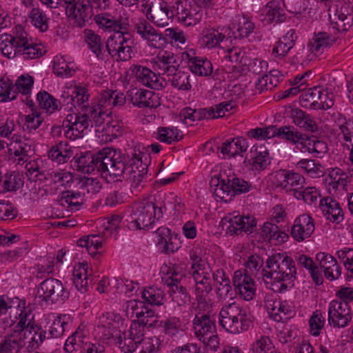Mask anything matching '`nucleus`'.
I'll use <instances>...</instances> for the list:
<instances>
[{
  "label": "nucleus",
  "mask_w": 353,
  "mask_h": 353,
  "mask_svg": "<svg viewBox=\"0 0 353 353\" xmlns=\"http://www.w3.org/2000/svg\"><path fill=\"white\" fill-rule=\"evenodd\" d=\"M266 268L263 270V280L267 285L279 283L277 291L286 290L289 285H293L296 278V269L294 261L284 253H274L266 261ZM273 290H276L272 288Z\"/></svg>",
  "instance_id": "nucleus-1"
},
{
  "label": "nucleus",
  "mask_w": 353,
  "mask_h": 353,
  "mask_svg": "<svg viewBox=\"0 0 353 353\" xmlns=\"http://www.w3.org/2000/svg\"><path fill=\"white\" fill-rule=\"evenodd\" d=\"M126 101L124 94L117 90H105L100 94L98 103L86 108L87 116L90 120L91 127H98L101 129L105 121L104 116H108L107 112L113 108H120Z\"/></svg>",
  "instance_id": "nucleus-2"
},
{
  "label": "nucleus",
  "mask_w": 353,
  "mask_h": 353,
  "mask_svg": "<svg viewBox=\"0 0 353 353\" xmlns=\"http://www.w3.org/2000/svg\"><path fill=\"white\" fill-rule=\"evenodd\" d=\"M219 316L220 325L232 334L246 331L251 324L247 311L236 303L225 305L221 310Z\"/></svg>",
  "instance_id": "nucleus-3"
},
{
  "label": "nucleus",
  "mask_w": 353,
  "mask_h": 353,
  "mask_svg": "<svg viewBox=\"0 0 353 353\" xmlns=\"http://www.w3.org/2000/svg\"><path fill=\"white\" fill-rule=\"evenodd\" d=\"M163 216L162 208L157 207L151 201L143 199L135 203L131 213V226L137 229H145L150 227L156 219Z\"/></svg>",
  "instance_id": "nucleus-4"
},
{
  "label": "nucleus",
  "mask_w": 353,
  "mask_h": 353,
  "mask_svg": "<svg viewBox=\"0 0 353 353\" xmlns=\"http://www.w3.org/2000/svg\"><path fill=\"white\" fill-rule=\"evenodd\" d=\"M133 39L127 31L115 32L105 42L108 57L110 55L117 61H126L133 54Z\"/></svg>",
  "instance_id": "nucleus-5"
},
{
  "label": "nucleus",
  "mask_w": 353,
  "mask_h": 353,
  "mask_svg": "<svg viewBox=\"0 0 353 353\" xmlns=\"http://www.w3.org/2000/svg\"><path fill=\"white\" fill-rule=\"evenodd\" d=\"M101 159L99 166L103 176L114 179L125 174L128 156L121 155L113 148H105L103 149V157Z\"/></svg>",
  "instance_id": "nucleus-6"
},
{
  "label": "nucleus",
  "mask_w": 353,
  "mask_h": 353,
  "mask_svg": "<svg viewBox=\"0 0 353 353\" xmlns=\"http://www.w3.org/2000/svg\"><path fill=\"white\" fill-rule=\"evenodd\" d=\"M328 16L332 28L338 32H347L353 25V11L345 2H332Z\"/></svg>",
  "instance_id": "nucleus-7"
},
{
  "label": "nucleus",
  "mask_w": 353,
  "mask_h": 353,
  "mask_svg": "<svg viewBox=\"0 0 353 353\" xmlns=\"http://www.w3.org/2000/svg\"><path fill=\"white\" fill-rule=\"evenodd\" d=\"M173 8L179 21L185 26L196 25L204 14V10L193 0H176L173 4Z\"/></svg>",
  "instance_id": "nucleus-8"
},
{
  "label": "nucleus",
  "mask_w": 353,
  "mask_h": 353,
  "mask_svg": "<svg viewBox=\"0 0 353 353\" xmlns=\"http://www.w3.org/2000/svg\"><path fill=\"white\" fill-rule=\"evenodd\" d=\"M205 308V307H204ZM196 314L193 319V327L195 336L199 339L216 332L215 318L211 314V305L208 304L206 309L199 308V305L195 308Z\"/></svg>",
  "instance_id": "nucleus-9"
},
{
  "label": "nucleus",
  "mask_w": 353,
  "mask_h": 353,
  "mask_svg": "<svg viewBox=\"0 0 353 353\" xmlns=\"http://www.w3.org/2000/svg\"><path fill=\"white\" fill-rule=\"evenodd\" d=\"M38 294L43 300L52 303L63 302L69 297V292L63 288L62 283L54 278H49L41 282Z\"/></svg>",
  "instance_id": "nucleus-10"
},
{
  "label": "nucleus",
  "mask_w": 353,
  "mask_h": 353,
  "mask_svg": "<svg viewBox=\"0 0 353 353\" xmlns=\"http://www.w3.org/2000/svg\"><path fill=\"white\" fill-rule=\"evenodd\" d=\"M352 318L351 308L346 302L334 300L329 304L328 323L334 327H345Z\"/></svg>",
  "instance_id": "nucleus-11"
},
{
  "label": "nucleus",
  "mask_w": 353,
  "mask_h": 353,
  "mask_svg": "<svg viewBox=\"0 0 353 353\" xmlns=\"http://www.w3.org/2000/svg\"><path fill=\"white\" fill-rule=\"evenodd\" d=\"M191 275L195 283V292L199 308L205 309L204 307H208V304H209L206 297L212 290L210 270L201 272L194 271Z\"/></svg>",
  "instance_id": "nucleus-12"
},
{
  "label": "nucleus",
  "mask_w": 353,
  "mask_h": 353,
  "mask_svg": "<svg viewBox=\"0 0 353 353\" xmlns=\"http://www.w3.org/2000/svg\"><path fill=\"white\" fill-rule=\"evenodd\" d=\"M148 18L159 27L169 24L173 16L168 3L163 0H152L147 10Z\"/></svg>",
  "instance_id": "nucleus-13"
},
{
  "label": "nucleus",
  "mask_w": 353,
  "mask_h": 353,
  "mask_svg": "<svg viewBox=\"0 0 353 353\" xmlns=\"http://www.w3.org/2000/svg\"><path fill=\"white\" fill-rule=\"evenodd\" d=\"M234 290L245 301H251L256 294V285L253 279L242 270H237L233 276Z\"/></svg>",
  "instance_id": "nucleus-14"
},
{
  "label": "nucleus",
  "mask_w": 353,
  "mask_h": 353,
  "mask_svg": "<svg viewBox=\"0 0 353 353\" xmlns=\"http://www.w3.org/2000/svg\"><path fill=\"white\" fill-rule=\"evenodd\" d=\"M145 327L139 321H132L128 330L127 336L123 339H119V347L124 353H132L140 344L145 334Z\"/></svg>",
  "instance_id": "nucleus-15"
},
{
  "label": "nucleus",
  "mask_w": 353,
  "mask_h": 353,
  "mask_svg": "<svg viewBox=\"0 0 353 353\" xmlns=\"http://www.w3.org/2000/svg\"><path fill=\"white\" fill-rule=\"evenodd\" d=\"M71 8L68 14L72 26L78 28L85 26L93 15L91 0H77L74 7Z\"/></svg>",
  "instance_id": "nucleus-16"
},
{
  "label": "nucleus",
  "mask_w": 353,
  "mask_h": 353,
  "mask_svg": "<svg viewBox=\"0 0 353 353\" xmlns=\"http://www.w3.org/2000/svg\"><path fill=\"white\" fill-rule=\"evenodd\" d=\"M274 182L277 187H281L286 191H299L303 189L305 183L304 177L299 173L286 170H280L275 172Z\"/></svg>",
  "instance_id": "nucleus-17"
},
{
  "label": "nucleus",
  "mask_w": 353,
  "mask_h": 353,
  "mask_svg": "<svg viewBox=\"0 0 353 353\" xmlns=\"http://www.w3.org/2000/svg\"><path fill=\"white\" fill-rule=\"evenodd\" d=\"M181 57L193 74L201 77H208L212 74L213 67L210 61L195 56L194 50L183 52Z\"/></svg>",
  "instance_id": "nucleus-18"
},
{
  "label": "nucleus",
  "mask_w": 353,
  "mask_h": 353,
  "mask_svg": "<svg viewBox=\"0 0 353 353\" xmlns=\"http://www.w3.org/2000/svg\"><path fill=\"white\" fill-rule=\"evenodd\" d=\"M137 34L145 41L148 45L154 48H161L165 43L163 34L157 30L147 20H139L135 24Z\"/></svg>",
  "instance_id": "nucleus-19"
},
{
  "label": "nucleus",
  "mask_w": 353,
  "mask_h": 353,
  "mask_svg": "<svg viewBox=\"0 0 353 353\" xmlns=\"http://www.w3.org/2000/svg\"><path fill=\"white\" fill-rule=\"evenodd\" d=\"M130 69L137 81L148 88L160 90L167 85L166 81L163 77L157 76L155 72L146 67L134 65Z\"/></svg>",
  "instance_id": "nucleus-20"
},
{
  "label": "nucleus",
  "mask_w": 353,
  "mask_h": 353,
  "mask_svg": "<svg viewBox=\"0 0 353 353\" xmlns=\"http://www.w3.org/2000/svg\"><path fill=\"white\" fill-rule=\"evenodd\" d=\"M179 66L177 57L172 52L164 51L159 52L154 59L152 67L159 74L169 77L176 72Z\"/></svg>",
  "instance_id": "nucleus-21"
},
{
  "label": "nucleus",
  "mask_w": 353,
  "mask_h": 353,
  "mask_svg": "<svg viewBox=\"0 0 353 353\" xmlns=\"http://www.w3.org/2000/svg\"><path fill=\"white\" fill-rule=\"evenodd\" d=\"M222 221L223 224H227L226 232L230 235H238L242 232H252L256 226V219L251 216H236L230 219H225Z\"/></svg>",
  "instance_id": "nucleus-22"
},
{
  "label": "nucleus",
  "mask_w": 353,
  "mask_h": 353,
  "mask_svg": "<svg viewBox=\"0 0 353 353\" xmlns=\"http://www.w3.org/2000/svg\"><path fill=\"white\" fill-rule=\"evenodd\" d=\"M312 218L308 214H301L297 217L291 229L292 237L297 241H303L309 238L314 230Z\"/></svg>",
  "instance_id": "nucleus-23"
},
{
  "label": "nucleus",
  "mask_w": 353,
  "mask_h": 353,
  "mask_svg": "<svg viewBox=\"0 0 353 353\" xmlns=\"http://www.w3.org/2000/svg\"><path fill=\"white\" fill-rule=\"evenodd\" d=\"M129 97L133 105L139 108H156L159 105L158 96L152 91L138 89L129 91Z\"/></svg>",
  "instance_id": "nucleus-24"
},
{
  "label": "nucleus",
  "mask_w": 353,
  "mask_h": 353,
  "mask_svg": "<svg viewBox=\"0 0 353 353\" xmlns=\"http://www.w3.org/2000/svg\"><path fill=\"white\" fill-rule=\"evenodd\" d=\"M316 259L323 270L326 279L334 281L339 278L341 274V268L333 256L325 252H319L316 254Z\"/></svg>",
  "instance_id": "nucleus-25"
},
{
  "label": "nucleus",
  "mask_w": 353,
  "mask_h": 353,
  "mask_svg": "<svg viewBox=\"0 0 353 353\" xmlns=\"http://www.w3.org/2000/svg\"><path fill=\"white\" fill-rule=\"evenodd\" d=\"M94 20L101 28L115 32L127 31L129 28V23L126 19H122L121 17L117 18L108 13L97 14L94 16Z\"/></svg>",
  "instance_id": "nucleus-26"
},
{
  "label": "nucleus",
  "mask_w": 353,
  "mask_h": 353,
  "mask_svg": "<svg viewBox=\"0 0 353 353\" xmlns=\"http://www.w3.org/2000/svg\"><path fill=\"white\" fill-rule=\"evenodd\" d=\"M101 157H103V150L97 152L96 154L91 153L81 154L79 156L77 154L74 159L77 163V170L86 173H91L97 171L100 173Z\"/></svg>",
  "instance_id": "nucleus-27"
},
{
  "label": "nucleus",
  "mask_w": 353,
  "mask_h": 353,
  "mask_svg": "<svg viewBox=\"0 0 353 353\" xmlns=\"http://www.w3.org/2000/svg\"><path fill=\"white\" fill-rule=\"evenodd\" d=\"M157 245L162 249V252L166 254L173 253L180 247V242L177 236L172 234L168 228H159L156 231Z\"/></svg>",
  "instance_id": "nucleus-28"
},
{
  "label": "nucleus",
  "mask_w": 353,
  "mask_h": 353,
  "mask_svg": "<svg viewBox=\"0 0 353 353\" xmlns=\"http://www.w3.org/2000/svg\"><path fill=\"white\" fill-rule=\"evenodd\" d=\"M210 187L216 200L229 202L234 197L230 183H228L227 176L223 174L219 177H214L210 181Z\"/></svg>",
  "instance_id": "nucleus-29"
},
{
  "label": "nucleus",
  "mask_w": 353,
  "mask_h": 353,
  "mask_svg": "<svg viewBox=\"0 0 353 353\" xmlns=\"http://www.w3.org/2000/svg\"><path fill=\"white\" fill-rule=\"evenodd\" d=\"M319 207L325 218L334 223H340L343 220V212L338 201L327 196L320 200Z\"/></svg>",
  "instance_id": "nucleus-30"
},
{
  "label": "nucleus",
  "mask_w": 353,
  "mask_h": 353,
  "mask_svg": "<svg viewBox=\"0 0 353 353\" xmlns=\"http://www.w3.org/2000/svg\"><path fill=\"white\" fill-rule=\"evenodd\" d=\"M227 30L225 28L207 30L202 37L203 44L209 49L216 47L224 49L225 45L228 42H230V40L225 36Z\"/></svg>",
  "instance_id": "nucleus-31"
},
{
  "label": "nucleus",
  "mask_w": 353,
  "mask_h": 353,
  "mask_svg": "<svg viewBox=\"0 0 353 353\" xmlns=\"http://www.w3.org/2000/svg\"><path fill=\"white\" fill-rule=\"evenodd\" d=\"M245 160L254 170H263L270 163L269 153L263 146L252 148Z\"/></svg>",
  "instance_id": "nucleus-32"
},
{
  "label": "nucleus",
  "mask_w": 353,
  "mask_h": 353,
  "mask_svg": "<svg viewBox=\"0 0 353 353\" xmlns=\"http://www.w3.org/2000/svg\"><path fill=\"white\" fill-rule=\"evenodd\" d=\"M72 154L71 147L65 141H60L53 145L48 153V158L57 164L66 163Z\"/></svg>",
  "instance_id": "nucleus-33"
},
{
  "label": "nucleus",
  "mask_w": 353,
  "mask_h": 353,
  "mask_svg": "<svg viewBox=\"0 0 353 353\" xmlns=\"http://www.w3.org/2000/svg\"><path fill=\"white\" fill-rule=\"evenodd\" d=\"M84 40L98 59L103 60L108 57L106 48H103V44L99 35L91 30H85Z\"/></svg>",
  "instance_id": "nucleus-34"
},
{
  "label": "nucleus",
  "mask_w": 353,
  "mask_h": 353,
  "mask_svg": "<svg viewBox=\"0 0 353 353\" xmlns=\"http://www.w3.org/2000/svg\"><path fill=\"white\" fill-rule=\"evenodd\" d=\"M261 235L263 239L276 243H284L289 238L288 234L281 230L278 225L270 222L263 224L261 228Z\"/></svg>",
  "instance_id": "nucleus-35"
},
{
  "label": "nucleus",
  "mask_w": 353,
  "mask_h": 353,
  "mask_svg": "<svg viewBox=\"0 0 353 353\" xmlns=\"http://www.w3.org/2000/svg\"><path fill=\"white\" fill-rule=\"evenodd\" d=\"M25 345L24 334H14L0 342V353H19Z\"/></svg>",
  "instance_id": "nucleus-36"
},
{
  "label": "nucleus",
  "mask_w": 353,
  "mask_h": 353,
  "mask_svg": "<svg viewBox=\"0 0 353 353\" xmlns=\"http://www.w3.org/2000/svg\"><path fill=\"white\" fill-rule=\"evenodd\" d=\"M246 140L241 137L233 139L232 141H227L219 148L221 153L223 156L228 157H234L240 153L245 152L247 150Z\"/></svg>",
  "instance_id": "nucleus-37"
},
{
  "label": "nucleus",
  "mask_w": 353,
  "mask_h": 353,
  "mask_svg": "<svg viewBox=\"0 0 353 353\" xmlns=\"http://www.w3.org/2000/svg\"><path fill=\"white\" fill-rule=\"evenodd\" d=\"M266 12L263 21L267 23H281L285 19V11L281 7L279 0L271 1L266 5Z\"/></svg>",
  "instance_id": "nucleus-38"
},
{
  "label": "nucleus",
  "mask_w": 353,
  "mask_h": 353,
  "mask_svg": "<svg viewBox=\"0 0 353 353\" xmlns=\"http://www.w3.org/2000/svg\"><path fill=\"white\" fill-rule=\"evenodd\" d=\"M322 94L321 88L314 87L310 88L299 97L300 104L303 108H310L313 110H320L319 97Z\"/></svg>",
  "instance_id": "nucleus-39"
},
{
  "label": "nucleus",
  "mask_w": 353,
  "mask_h": 353,
  "mask_svg": "<svg viewBox=\"0 0 353 353\" xmlns=\"http://www.w3.org/2000/svg\"><path fill=\"white\" fill-rule=\"evenodd\" d=\"M47 324L45 325L48 338H59L65 332V325L67 323L61 316L48 315Z\"/></svg>",
  "instance_id": "nucleus-40"
},
{
  "label": "nucleus",
  "mask_w": 353,
  "mask_h": 353,
  "mask_svg": "<svg viewBox=\"0 0 353 353\" xmlns=\"http://www.w3.org/2000/svg\"><path fill=\"white\" fill-rule=\"evenodd\" d=\"M74 175L71 172L65 170H52L48 172L45 175V179L50 181L53 184L68 187L74 181Z\"/></svg>",
  "instance_id": "nucleus-41"
},
{
  "label": "nucleus",
  "mask_w": 353,
  "mask_h": 353,
  "mask_svg": "<svg viewBox=\"0 0 353 353\" xmlns=\"http://www.w3.org/2000/svg\"><path fill=\"white\" fill-rule=\"evenodd\" d=\"M10 151H13V154L16 157H19L18 163L26 162L28 158L32 154V145L29 140H16L12 141L10 144Z\"/></svg>",
  "instance_id": "nucleus-42"
},
{
  "label": "nucleus",
  "mask_w": 353,
  "mask_h": 353,
  "mask_svg": "<svg viewBox=\"0 0 353 353\" xmlns=\"http://www.w3.org/2000/svg\"><path fill=\"white\" fill-rule=\"evenodd\" d=\"M15 304H17V306H14L12 312L13 313H14V316L12 319H11V322L12 323H14L17 319V316H19L20 319L16 325L14 334H18L21 332L24 334V339H26V332H24V329L29 328L30 330V327L34 325V323H32L30 321L26 323L28 314L26 312L23 311V307H20L19 299L18 298H15Z\"/></svg>",
  "instance_id": "nucleus-43"
},
{
  "label": "nucleus",
  "mask_w": 353,
  "mask_h": 353,
  "mask_svg": "<svg viewBox=\"0 0 353 353\" xmlns=\"http://www.w3.org/2000/svg\"><path fill=\"white\" fill-rule=\"evenodd\" d=\"M73 281L75 288L81 293H85L88 290V265L81 264L74 268L73 271Z\"/></svg>",
  "instance_id": "nucleus-44"
},
{
  "label": "nucleus",
  "mask_w": 353,
  "mask_h": 353,
  "mask_svg": "<svg viewBox=\"0 0 353 353\" xmlns=\"http://www.w3.org/2000/svg\"><path fill=\"white\" fill-rule=\"evenodd\" d=\"M23 184L22 176L19 173L7 174L3 176L0 185V192L16 191Z\"/></svg>",
  "instance_id": "nucleus-45"
},
{
  "label": "nucleus",
  "mask_w": 353,
  "mask_h": 353,
  "mask_svg": "<svg viewBox=\"0 0 353 353\" xmlns=\"http://www.w3.org/2000/svg\"><path fill=\"white\" fill-rule=\"evenodd\" d=\"M329 35L325 32H319L314 36L307 43L308 51L311 53H322L324 48L331 43Z\"/></svg>",
  "instance_id": "nucleus-46"
},
{
  "label": "nucleus",
  "mask_w": 353,
  "mask_h": 353,
  "mask_svg": "<svg viewBox=\"0 0 353 353\" xmlns=\"http://www.w3.org/2000/svg\"><path fill=\"white\" fill-rule=\"evenodd\" d=\"M0 50L8 59L14 58L21 54V48L15 45L14 39L11 35H5L1 37Z\"/></svg>",
  "instance_id": "nucleus-47"
},
{
  "label": "nucleus",
  "mask_w": 353,
  "mask_h": 353,
  "mask_svg": "<svg viewBox=\"0 0 353 353\" xmlns=\"http://www.w3.org/2000/svg\"><path fill=\"white\" fill-rule=\"evenodd\" d=\"M29 18L31 23L41 32H46L48 29L49 18L41 8H33L29 14Z\"/></svg>",
  "instance_id": "nucleus-48"
},
{
  "label": "nucleus",
  "mask_w": 353,
  "mask_h": 353,
  "mask_svg": "<svg viewBox=\"0 0 353 353\" xmlns=\"http://www.w3.org/2000/svg\"><path fill=\"white\" fill-rule=\"evenodd\" d=\"M85 331L80 327L77 328L66 340L64 350L68 352H72L77 348H83L85 343Z\"/></svg>",
  "instance_id": "nucleus-49"
},
{
  "label": "nucleus",
  "mask_w": 353,
  "mask_h": 353,
  "mask_svg": "<svg viewBox=\"0 0 353 353\" xmlns=\"http://www.w3.org/2000/svg\"><path fill=\"white\" fill-rule=\"evenodd\" d=\"M234 102L224 101L211 107L208 110H203L204 116L208 119H216L224 117L226 112H230L234 108Z\"/></svg>",
  "instance_id": "nucleus-50"
},
{
  "label": "nucleus",
  "mask_w": 353,
  "mask_h": 353,
  "mask_svg": "<svg viewBox=\"0 0 353 353\" xmlns=\"http://www.w3.org/2000/svg\"><path fill=\"white\" fill-rule=\"evenodd\" d=\"M168 81H170L172 86L183 91H188L191 89L190 83V75L179 69L173 74L170 75Z\"/></svg>",
  "instance_id": "nucleus-51"
},
{
  "label": "nucleus",
  "mask_w": 353,
  "mask_h": 353,
  "mask_svg": "<svg viewBox=\"0 0 353 353\" xmlns=\"http://www.w3.org/2000/svg\"><path fill=\"white\" fill-rule=\"evenodd\" d=\"M84 196L85 195L81 190L77 192L67 190L62 192L59 202L62 206L77 207L83 203Z\"/></svg>",
  "instance_id": "nucleus-52"
},
{
  "label": "nucleus",
  "mask_w": 353,
  "mask_h": 353,
  "mask_svg": "<svg viewBox=\"0 0 353 353\" xmlns=\"http://www.w3.org/2000/svg\"><path fill=\"white\" fill-rule=\"evenodd\" d=\"M277 132L279 138L285 139L293 144L298 145L303 139V134L299 132L294 126H281L278 128Z\"/></svg>",
  "instance_id": "nucleus-53"
},
{
  "label": "nucleus",
  "mask_w": 353,
  "mask_h": 353,
  "mask_svg": "<svg viewBox=\"0 0 353 353\" xmlns=\"http://www.w3.org/2000/svg\"><path fill=\"white\" fill-rule=\"evenodd\" d=\"M300 265L307 269L310 275L316 285L323 283V279L321 271L317 265L314 264L312 259L305 255H301L298 259Z\"/></svg>",
  "instance_id": "nucleus-54"
},
{
  "label": "nucleus",
  "mask_w": 353,
  "mask_h": 353,
  "mask_svg": "<svg viewBox=\"0 0 353 353\" xmlns=\"http://www.w3.org/2000/svg\"><path fill=\"white\" fill-rule=\"evenodd\" d=\"M227 180L228 183H230L232 192H234V196L236 194L249 192L252 186L248 181L236 177L234 174L227 175Z\"/></svg>",
  "instance_id": "nucleus-55"
},
{
  "label": "nucleus",
  "mask_w": 353,
  "mask_h": 353,
  "mask_svg": "<svg viewBox=\"0 0 353 353\" xmlns=\"http://www.w3.org/2000/svg\"><path fill=\"white\" fill-rule=\"evenodd\" d=\"M294 196L298 199H303L307 204L312 205L317 203L320 194L315 187H306L295 191Z\"/></svg>",
  "instance_id": "nucleus-56"
},
{
  "label": "nucleus",
  "mask_w": 353,
  "mask_h": 353,
  "mask_svg": "<svg viewBox=\"0 0 353 353\" xmlns=\"http://www.w3.org/2000/svg\"><path fill=\"white\" fill-rule=\"evenodd\" d=\"M39 105L48 113H52L58 109V100L48 94L47 92H40L37 94Z\"/></svg>",
  "instance_id": "nucleus-57"
},
{
  "label": "nucleus",
  "mask_w": 353,
  "mask_h": 353,
  "mask_svg": "<svg viewBox=\"0 0 353 353\" xmlns=\"http://www.w3.org/2000/svg\"><path fill=\"white\" fill-rule=\"evenodd\" d=\"M79 190L85 194H94L101 189V183L99 179L94 178L84 177L79 183Z\"/></svg>",
  "instance_id": "nucleus-58"
},
{
  "label": "nucleus",
  "mask_w": 353,
  "mask_h": 353,
  "mask_svg": "<svg viewBox=\"0 0 353 353\" xmlns=\"http://www.w3.org/2000/svg\"><path fill=\"white\" fill-rule=\"evenodd\" d=\"M142 297L150 305H160L163 304L164 292L159 288L150 287L143 290Z\"/></svg>",
  "instance_id": "nucleus-59"
},
{
  "label": "nucleus",
  "mask_w": 353,
  "mask_h": 353,
  "mask_svg": "<svg viewBox=\"0 0 353 353\" xmlns=\"http://www.w3.org/2000/svg\"><path fill=\"white\" fill-rule=\"evenodd\" d=\"M190 260L191 261L190 274L194 271L201 272L210 270L207 262L202 258L201 252H198L197 249L190 251Z\"/></svg>",
  "instance_id": "nucleus-60"
},
{
  "label": "nucleus",
  "mask_w": 353,
  "mask_h": 353,
  "mask_svg": "<svg viewBox=\"0 0 353 353\" xmlns=\"http://www.w3.org/2000/svg\"><path fill=\"white\" fill-rule=\"evenodd\" d=\"M297 165L312 177H319L324 173L321 165L312 159H302Z\"/></svg>",
  "instance_id": "nucleus-61"
},
{
  "label": "nucleus",
  "mask_w": 353,
  "mask_h": 353,
  "mask_svg": "<svg viewBox=\"0 0 353 353\" xmlns=\"http://www.w3.org/2000/svg\"><path fill=\"white\" fill-rule=\"evenodd\" d=\"M72 97L74 99V107L78 105L81 109L86 112L88 107H91L88 105L89 94L88 90L81 86H75L74 90L72 92Z\"/></svg>",
  "instance_id": "nucleus-62"
},
{
  "label": "nucleus",
  "mask_w": 353,
  "mask_h": 353,
  "mask_svg": "<svg viewBox=\"0 0 353 353\" xmlns=\"http://www.w3.org/2000/svg\"><path fill=\"white\" fill-rule=\"evenodd\" d=\"M179 130L177 128H158L157 139L161 142L170 144L172 141H179Z\"/></svg>",
  "instance_id": "nucleus-63"
},
{
  "label": "nucleus",
  "mask_w": 353,
  "mask_h": 353,
  "mask_svg": "<svg viewBox=\"0 0 353 353\" xmlns=\"http://www.w3.org/2000/svg\"><path fill=\"white\" fill-rule=\"evenodd\" d=\"M330 176L332 179L333 188L341 186L343 189H345L351 181V179L348 174L338 168L332 170L330 174Z\"/></svg>",
  "instance_id": "nucleus-64"
}]
</instances>
